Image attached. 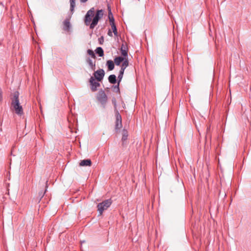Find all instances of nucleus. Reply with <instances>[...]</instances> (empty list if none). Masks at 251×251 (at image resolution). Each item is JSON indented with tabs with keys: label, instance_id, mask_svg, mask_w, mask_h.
<instances>
[{
	"label": "nucleus",
	"instance_id": "obj_1",
	"mask_svg": "<svg viewBox=\"0 0 251 251\" xmlns=\"http://www.w3.org/2000/svg\"><path fill=\"white\" fill-rule=\"evenodd\" d=\"M19 96L18 92L14 93L11 101V109L18 115H21L23 114V109L19 102Z\"/></svg>",
	"mask_w": 251,
	"mask_h": 251
},
{
	"label": "nucleus",
	"instance_id": "obj_2",
	"mask_svg": "<svg viewBox=\"0 0 251 251\" xmlns=\"http://www.w3.org/2000/svg\"><path fill=\"white\" fill-rule=\"evenodd\" d=\"M112 201L111 199H108L103 201L102 202L99 203L97 205L98 211L99 213V215H102L103 212L104 210L107 209V208L111 205Z\"/></svg>",
	"mask_w": 251,
	"mask_h": 251
},
{
	"label": "nucleus",
	"instance_id": "obj_3",
	"mask_svg": "<svg viewBox=\"0 0 251 251\" xmlns=\"http://www.w3.org/2000/svg\"><path fill=\"white\" fill-rule=\"evenodd\" d=\"M103 13L102 10H99L97 11V13L94 18L92 21V23L90 24V28L92 29L97 25L99 20L103 16Z\"/></svg>",
	"mask_w": 251,
	"mask_h": 251
},
{
	"label": "nucleus",
	"instance_id": "obj_4",
	"mask_svg": "<svg viewBox=\"0 0 251 251\" xmlns=\"http://www.w3.org/2000/svg\"><path fill=\"white\" fill-rule=\"evenodd\" d=\"M108 18L109 20V25L111 27V28L109 29L108 31H117L116 26L114 24V19L109 7H108Z\"/></svg>",
	"mask_w": 251,
	"mask_h": 251
},
{
	"label": "nucleus",
	"instance_id": "obj_5",
	"mask_svg": "<svg viewBox=\"0 0 251 251\" xmlns=\"http://www.w3.org/2000/svg\"><path fill=\"white\" fill-rule=\"evenodd\" d=\"M95 15V11L94 8H92L90 9L87 13L85 17V24L87 25H90L91 24V22L92 21V18Z\"/></svg>",
	"mask_w": 251,
	"mask_h": 251
},
{
	"label": "nucleus",
	"instance_id": "obj_6",
	"mask_svg": "<svg viewBox=\"0 0 251 251\" xmlns=\"http://www.w3.org/2000/svg\"><path fill=\"white\" fill-rule=\"evenodd\" d=\"M98 100L102 105L104 106L107 100V96L104 92H101L99 93L98 96Z\"/></svg>",
	"mask_w": 251,
	"mask_h": 251
},
{
	"label": "nucleus",
	"instance_id": "obj_7",
	"mask_svg": "<svg viewBox=\"0 0 251 251\" xmlns=\"http://www.w3.org/2000/svg\"><path fill=\"white\" fill-rule=\"evenodd\" d=\"M104 71L102 69H99L94 73L95 78L98 81H100L104 76Z\"/></svg>",
	"mask_w": 251,
	"mask_h": 251
},
{
	"label": "nucleus",
	"instance_id": "obj_8",
	"mask_svg": "<svg viewBox=\"0 0 251 251\" xmlns=\"http://www.w3.org/2000/svg\"><path fill=\"white\" fill-rule=\"evenodd\" d=\"M90 83L91 85V90L93 92L97 90V87L100 86V84L96 81L93 77H91L90 79Z\"/></svg>",
	"mask_w": 251,
	"mask_h": 251
},
{
	"label": "nucleus",
	"instance_id": "obj_9",
	"mask_svg": "<svg viewBox=\"0 0 251 251\" xmlns=\"http://www.w3.org/2000/svg\"><path fill=\"white\" fill-rule=\"evenodd\" d=\"M122 127V118L117 112L116 114V129H120Z\"/></svg>",
	"mask_w": 251,
	"mask_h": 251
},
{
	"label": "nucleus",
	"instance_id": "obj_10",
	"mask_svg": "<svg viewBox=\"0 0 251 251\" xmlns=\"http://www.w3.org/2000/svg\"><path fill=\"white\" fill-rule=\"evenodd\" d=\"M91 165L92 162L89 159L82 160L79 162L80 166H91Z\"/></svg>",
	"mask_w": 251,
	"mask_h": 251
},
{
	"label": "nucleus",
	"instance_id": "obj_11",
	"mask_svg": "<svg viewBox=\"0 0 251 251\" xmlns=\"http://www.w3.org/2000/svg\"><path fill=\"white\" fill-rule=\"evenodd\" d=\"M71 24L69 20L66 19L63 22V30H69L70 28Z\"/></svg>",
	"mask_w": 251,
	"mask_h": 251
},
{
	"label": "nucleus",
	"instance_id": "obj_12",
	"mask_svg": "<svg viewBox=\"0 0 251 251\" xmlns=\"http://www.w3.org/2000/svg\"><path fill=\"white\" fill-rule=\"evenodd\" d=\"M124 57L119 56L114 59V62L116 65H119L125 60Z\"/></svg>",
	"mask_w": 251,
	"mask_h": 251
},
{
	"label": "nucleus",
	"instance_id": "obj_13",
	"mask_svg": "<svg viewBox=\"0 0 251 251\" xmlns=\"http://www.w3.org/2000/svg\"><path fill=\"white\" fill-rule=\"evenodd\" d=\"M108 69L109 71L113 70L114 68V63L112 60H108L106 62Z\"/></svg>",
	"mask_w": 251,
	"mask_h": 251
},
{
	"label": "nucleus",
	"instance_id": "obj_14",
	"mask_svg": "<svg viewBox=\"0 0 251 251\" xmlns=\"http://www.w3.org/2000/svg\"><path fill=\"white\" fill-rule=\"evenodd\" d=\"M108 80L110 83L115 84L116 82V76L114 75H111L108 77Z\"/></svg>",
	"mask_w": 251,
	"mask_h": 251
},
{
	"label": "nucleus",
	"instance_id": "obj_15",
	"mask_svg": "<svg viewBox=\"0 0 251 251\" xmlns=\"http://www.w3.org/2000/svg\"><path fill=\"white\" fill-rule=\"evenodd\" d=\"M128 61L127 59L125 58V60L123 61L121 69H123V71H125V69L128 66Z\"/></svg>",
	"mask_w": 251,
	"mask_h": 251
},
{
	"label": "nucleus",
	"instance_id": "obj_16",
	"mask_svg": "<svg viewBox=\"0 0 251 251\" xmlns=\"http://www.w3.org/2000/svg\"><path fill=\"white\" fill-rule=\"evenodd\" d=\"M96 53L99 54V55L100 57L103 56V50L101 47H98L97 48L96 50Z\"/></svg>",
	"mask_w": 251,
	"mask_h": 251
},
{
	"label": "nucleus",
	"instance_id": "obj_17",
	"mask_svg": "<svg viewBox=\"0 0 251 251\" xmlns=\"http://www.w3.org/2000/svg\"><path fill=\"white\" fill-rule=\"evenodd\" d=\"M127 136H128L127 131L126 130L124 129L122 131V140L123 142L126 141L127 139Z\"/></svg>",
	"mask_w": 251,
	"mask_h": 251
},
{
	"label": "nucleus",
	"instance_id": "obj_18",
	"mask_svg": "<svg viewBox=\"0 0 251 251\" xmlns=\"http://www.w3.org/2000/svg\"><path fill=\"white\" fill-rule=\"evenodd\" d=\"M124 71H123V69H121L120 71L119 75L118 77V78L119 79L118 84H119L120 81L121 80V79L123 78V75H124ZM117 88L119 89V85H118Z\"/></svg>",
	"mask_w": 251,
	"mask_h": 251
},
{
	"label": "nucleus",
	"instance_id": "obj_19",
	"mask_svg": "<svg viewBox=\"0 0 251 251\" xmlns=\"http://www.w3.org/2000/svg\"><path fill=\"white\" fill-rule=\"evenodd\" d=\"M121 53L123 56L125 57L127 55V52L125 48L124 47V45H122L121 47Z\"/></svg>",
	"mask_w": 251,
	"mask_h": 251
},
{
	"label": "nucleus",
	"instance_id": "obj_20",
	"mask_svg": "<svg viewBox=\"0 0 251 251\" xmlns=\"http://www.w3.org/2000/svg\"><path fill=\"white\" fill-rule=\"evenodd\" d=\"M71 10L73 11L75 6V0H70Z\"/></svg>",
	"mask_w": 251,
	"mask_h": 251
},
{
	"label": "nucleus",
	"instance_id": "obj_21",
	"mask_svg": "<svg viewBox=\"0 0 251 251\" xmlns=\"http://www.w3.org/2000/svg\"><path fill=\"white\" fill-rule=\"evenodd\" d=\"M88 54L93 58H95V55L92 50H87Z\"/></svg>",
	"mask_w": 251,
	"mask_h": 251
},
{
	"label": "nucleus",
	"instance_id": "obj_22",
	"mask_svg": "<svg viewBox=\"0 0 251 251\" xmlns=\"http://www.w3.org/2000/svg\"><path fill=\"white\" fill-rule=\"evenodd\" d=\"M112 103L114 104L115 109L116 110V100L115 98H113L112 100Z\"/></svg>",
	"mask_w": 251,
	"mask_h": 251
},
{
	"label": "nucleus",
	"instance_id": "obj_23",
	"mask_svg": "<svg viewBox=\"0 0 251 251\" xmlns=\"http://www.w3.org/2000/svg\"><path fill=\"white\" fill-rule=\"evenodd\" d=\"M89 65L91 66H93V62H92V61L90 59H89L88 61Z\"/></svg>",
	"mask_w": 251,
	"mask_h": 251
},
{
	"label": "nucleus",
	"instance_id": "obj_24",
	"mask_svg": "<svg viewBox=\"0 0 251 251\" xmlns=\"http://www.w3.org/2000/svg\"><path fill=\"white\" fill-rule=\"evenodd\" d=\"M108 34L111 36L112 35V32H108Z\"/></svg>",
	"mask_w": 251,
	"mask_h": 251
},
{
	"label": "nucleus",
	"instance_id": "obj_25",
	"mask_svg": "<svg viewBox=\"0 0 251 251\" xmlns=\"http://www.w3.org/2000/svg\"><path fill=\"white\" fill-rule=\"evenodd\" d=\"M81 2H85L87 0H80Z\"/></svg>",
	"mask_w": 251,
	"mask_h": 251
},
{
	"label": "nucleus",
	"instance_id": "obj_26",
	"mask_svg": "<svg viewBox=\"0 0 251 251\" xmlns=\"http://www.w3.org/2000/svg\"><path fill=\"white\" fill-rule=\"evenodd\" d=\"M114 34L116 36H118V33L119 32H114Z\"/></svg>",
	"mask_w": 251,
	"mask_h": 251
}]
</instances>
